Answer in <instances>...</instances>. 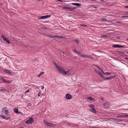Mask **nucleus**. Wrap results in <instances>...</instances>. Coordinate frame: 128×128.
I'll list each match as a JSON object with an SVG mask.
<instances>
[{
    "instance_id": "1",
    "label": "nucleus",
    "mask_w": 128,
    "mask_h": 128,
    "mask_svg": "<svg viewBox=\"0 0 128 128\" xmlns=\"http://www.w3.org/2000/svg\"><path fill=\"white\" fill-rule=\"evenodd\" d=\"M62 70H60L59 72L62 74H65L67 76H69L71 75L70 70H68L67 71H65L64 70L63 68H62Z\"/></svg>"
},
{
    "instance_id": "2",
    "label": "nucleus",
    "mask_w": 128,
    "mask_h": 128,
    "mask_svg": "<svg viewBox=\"0 0 128 128\" xmlns=\"http://www.w3.org/2000/svg\"><path fill=\"white\" fill-rule=\"evenodd\" d=\"M6 108L4 107L2 109L1 112L3 114H5L6 115H8V110H6Z\"/></svg>"
},
{
    "instance_id": "3",
    "label": "nucleus",
    "mask_w": 128,
    "mask_h": 128,
    "mask_svg": "<svg viewBox=\"0 0 128 128\" xmlns=\"http://www.w3.org/2000/svg\"><path fill=\"white\" fill-rule=\"evenodd\" d=\"M34 120L32 118H30L28 120L26 121L25 123L27 124H30L33 123Z\"/></svg>"
},
{
    "instance_id": "4",
    "label": "nucleus",
    "mask_w": 128,
    "mask_h": 128,
    "mask_svg": "<svg viewBox=\"0 0 128 128\" xmlns=\"http://www.w3.org/2000/svg\"><path fill=\"white\" fill-rule=\"evenodd\" d=\"M1 37L8 44H10V42L9 41L8 39L7 38H6L4 35H2L1 36Z\"/></svg>"
},
{
    "instance_id": "5",
    "label": "nucleus",
    "mask_w": 128,
    "mask_h": 128,
    "mask_svg": "<svg viewBox=\"0 0 128 128\" xmlns=\"http://www.w3.org/2000/svg\"><path fill=\"white\" fill-rule=\"evenodd\" d=\"M54 64L59 72L60 70H62V68H60L57 65L56 62H54Z\"/></svg>"
},
{
    "instance_id": "6",
    "label": "nucleus",
    "mask_w": 128,
    "mask_h": 128,
    "mask_svg": "<svg viewBox=\"0 0 128 128\" xmlns=\"http://www.w3.org/2000/svg\"><path fill=\"white\" fill-rule=\"evenodd\" d=\"M0 80H2L4 82L6 83H10V82L8 80L5 79L3 77L1 76L0 77Z\"/></svg>"
},
{
    "instance_id": "7",
    "label": "nucleus",
    "mask_w": 128,
    "mask_h": 128,
    "mask_svg": "<svg viewBox=\"0 0 128 128\" xmlns=\"http://www.w3.org/2000/svg\"><path fill=\"white\" fill-rule=\"evenodd\" d=\"M82 57L85 58H88L90 59H93L94 58V57L90 55L88 56L86 54H82Z\"/></svg>"
},
{
    "instance_id": "8",
    "label": "nucleus",
    "mask_w": 128,
    "mask_h": 128,
    "mask_svg": "<svg viewBox=\"0 0 128 128\" xmlns=\"http://www.w3.org/2000/svg\"><path fill=\"white\" fill-rule=\"evenodd\" d=\"M115 76H110L108 77H106L104 78V80H111L112 79L114 78L115 77Z\"/></svg>"
},
{
    "instance_id": "9",
    "label": "nucleus",
    "mask_w": 128,
    "mask_h": 128,
    "mask_svg": "<svg viewBox=\"0 0 128 128\" xmlns=\"http://www.w3.org/2000/svg\"><path fill=\"white\" fill-rule=\"evenodd\" d=\"M66 97L68 100H70L71 99L72 97V96L69 94H67L66 95Z\"/></svg>"
},
{
    "instance_id": "10",
    "label": "nucleus",
    "mask_w": 128,
    "mask_h": 128,
    "mask_svg": "<svg viewBox=\"0 0 128 128\" xmlns=\"http://www.w3.org/2000/svg\"><path fill=\"white\" fill-rule=\"evenodd\" d=\"M128 115L120 114L116 116L117 118H125L128 117Z\"/></svg>"
},
{
    "instance_id": "11",
    "label": "nucleus",
    "mask_w": 128,
    "mask_h": 128,
    "mask_svg": "<svg viewBox=\"0 0 128 128\" xmlns=\"http://www.w3.org/2000/svg\"><path fill=\"white\" fill-rule=\"evenodd\" d=\"M110 104L108 102H105L104 104V106L105 108H108Z\"/></svg>"
},
{
    "instance_id": "12",
    "label": "nucleus",
    "mask_w": 128,
    "mask_h": 128,
    "mask_svg": "<svg viewBox=\"0 0 128 128\" xmlns=\"http://www.w3.org/2000/svg\"><path fill=\"white\" fill-rule=\"evenodd\" d=\"M3 72L10 75L12 74V72H10L9 70H3Z\"/></svg>"
},
{
    "instance_id": "13",
    "label": "nucleus",
    "mask_w": 128,
    "mask_h": 128,
    "mask_svg": "<svg viewBox=\"0 0 128 128\" xmlns=\"http://www.w3.org/2000/svg\"><path fill=\"white\" fill-rule=\"evenodd\" d=\"M48 124L47 126L50 127H54V126H55L56 125V124H53L49 122H48Z\"/></svg>"
},
{
    "instance_id": "14",
    "label": "nucleus",
    "mask_w": 128,
    "mask_h": 128,
    "mask_svg": "<svg viewBox=\"0 0 128 128\" xmlns=\"http://www.w3.org/2000/svg\"><path fill=\"white\" fill-rule=\"evenodd\" d=\"M98 74H99L100 75V76L102 78H104V77L103 76V75L100 72L98 71V72H97V73Z\"/></svg>"
},
{
    "instance_id": "15",
    "label": "nucleus",
    "mask_w": 128,
    "mask_h": 128,
    "mask_svg": "<svg viewBox=\"0 0 128 128\" xmlns=\"http://www.w3.org/2000/svg\"><path fill=\"white\" fill-rule=\"evenodd\" d=\"M72 4L76 5L77 6H80L81 5L78 3H72L71 4Z\"/></svg>"
},
{
    "instance_id": "16",
    "label": "nucleus",
    "mask_w": 128,
    "mask_h": 128,
    "mask_svg": "<svg viewBox=\"0 0 128 128\" xmlns=\"http://www.w3.org/2000/svg\"><path fill=\"white\" fill-rule=\"evenodd\" d=\"M38 20H40L41 19H45L44 16H38Z\"/></svg>"
},
{
    "instance_id": "17",
    "label": "nucleus",
    "mask_w": 128,
    "mask_h": 128,
    "mask_svg": "<svg viewBox=\"0 0 128 128\" xmlns=\"http://www.w3.org/2000/svg\"><path fill=\"white\" fill-rule=\"evenodd\" d=\"M62 9H64L66 10H70V7L68 6H64L62 7Z\"/></svg>"
},
{
    "instance_id": "18",
    "label": "nucleus",
    "mask_w": 128,
    "mask_h": 128,
    "mask_svg": "<svg viewBox=\"0 0 128 128\" xmlns=\"http://www.w3.org/2000/svg\"><path fill=\"white\" fill-rule=\"evenodd\" d=\"M54 38H63V36H58L56 35H55L54 36Z\"/></svg>"
},
{
    "instance_id": "19",
    "label": "nucleus",
    "mask_w": 128,
    "mask_h": 128,
    "mask_svg": "<svg viewBox=\"0 0 128 128\" xmlns=\"http://www.w3.org/2000/svg\"><path fill=\"white\" fill-rule=\"evenodd\" d=\"M75 53L78 54H79L80 55V56L81 57H82V53H81L80 52L78 51H77Z\"/></svg>"
},
{
    "instance_id": "20",
    "label": "nucleus",
    "mask_w": 128,
    "mask_h": 128,
    "mask_svg": "<svg viewBox=\"0 0 128 128\" xmlns=\"http://www.w3.org/2000/svg\"><path fill=\"white\" fill-rule=\"evenodd\" d=\"M114 119L116 120L117 121L119 122H122L124 121V120H121L116 119V118H114Z\"/></svg>"
},
{
    "instance_id": "21",
    "label": "nucleus",
    "mask_w": 128,
    "mask_h": 128,
    "mask_svg": "<svg viewBox=\"0 0 128 128\" xmlns=\"http://www.w3.org/2000/svg\"><path fill=\"white\" fill-rule=\"evenodd\" d=\"M87 99L90 100V101L92 100L94 101V99L92 98V97H89L87 98Z\"/></svg>"
},
{
    "instance_id": "22",
    "label": "nucleus",
    "mask_w": 128,
    "mask_h": 128,
    "mask_svg": "<svg viewBox=\"0 0 128 128\" xmlns=\"http://www.w3.org/2000/svg\"><path fill=\"white\" fill-rule=\"evenodd\" d=\"M92 112L94 113H96V111L95 110V109L94 108L92 109L91 110H90Z\"/></svg>"
},
{
    "instance_id": "23",
    "label": "nucleus",
    "mask_w": 128,
    "mask_h": 128,
    "mask_svg": "<svg viewBox=\"0 0 128 128\" xmlns=\"http://www.w3.org/2000/svg\"><path fill=\"white\" fill-rule=\"evenodd\" d=\"M0 117L2 118L5 119L6 120H8V118H6L4 116L2 115H0Z\"/></svg>"
},
{
    "instance_id": "24",
    "label": "nucleus",
    "mask_w": 128,
    "mask_h": 128,
    "mask_svg": "<svg viewBox=\"0 0 128 128\" xmlns=\"http://www.w3.org/2000/svg\"><path fill=\"white\" fill-rule=\"evenodd\" d=\"M18 108H16V114H22V113L20 111H18Z\"/></svg>"
},
{
    "instance_id": "25",
    "label": "nucleus",
    "mask_w": 128,
    "mask_h": 128,
    "mask_svg": "<svg viewBox=\"0 0 128 128\" xmlns=\"http://www.w3.org/2000/svg\"><path fill=\"white\" fill-rule=\"evenodd\" d=\"M117 52H118V53H119L120 54H124L125 53V52H122V51H119L118 50H117Z\"/></svg>"
},
{
    "instance_id": "26",
    "label": "nucleus",
    "mask_w": 128,
    "mask_h": 128,
    "mask_svg": "<svg viewBox=\"0 0 128 128\" xmlns=\"http://www.w3.org/2000/svg\"><path fill=\"white\" fill-rule=\"evenodd\" d=\"M50 16H51L50 15L44 16L45 18H50Z\"/></svg>"
},
{
    "instance_id": "27",
    "label": "nucleus",
    "mask_w": 128,
    "mask_h": 128,
    "mask_svg": "<svg viewBox=\"0 0 128 128\" xmlns=\"http://www.w3.org/2000/svg\"><path fill=\"white\" fill-rule=\"evenodd\" d=\"M119 45H114L112 46V47L114 48L118 47L119 48Z\"/></svg>"
},
{
    "instance_id": "28",
    "label": "nucleus",
    "mask_w": 128,
    "mask_h": 128,
    "mask_svg": "<svg viewBox=\"0 0 128 128\" xmlns=\"http://www.w3.org/2000/svg\"><path fill=\"white\" fill-rule=\"evenodd\" d=\"M43 122L47 126L48 124V122L45 120H44Z\"/></svg>"
},
{
    "instance_id": "29",
    "label": "nucleus",
    "mask_w": 128,
    "mask_h": 128,
    "mask_svg": "<svg viewBox=\"0 0 128 128\" xmlns=\"http://www.w3.org/2000/svg\"><path fill=\"white\" fill-rule=\"evenodd\" d=\"M73 41H75L76 42V43L78 45L79 44V42H78V40H73Z\"/></svg>"
},
{
    "instance_id": "30",
    "label": "nucleus",
    "mask_w": 128,
    "mask_h": 128,
    "mask_svg": "<svg viewBox=\"0 0 128 128\" xmlns=\"http://www.w3.org/2000/svg\"><path fill=\"white\" fill-rule=\"evenodd\" d=\"M46 36H47L51 37L52 38H54V36H52L51 35H47Z\"/></svg>"
},
{
    "instance_id": "31",
    "label": "nucleus",
    "mask_w": 128,
    "mask_h": 128,
    "mask_svg": "<svg viewBox=\"0 0 128 128\" xmlns=\"http://www.w3.org/2000/svg\"><path fill=\"white\" fill-rule=\"evenodd\" d=\"M108 36H106V35H102L101 36V37H106V38H107Z\"/></svg>"
},
{
    "instance_id": "32",
    "label": "nucleus",
    "mask_w": 128,
    "mask_h": 128,
    "mask_svg": "<svg viewBox=\"0 0 128 128\" xmlns=\"http://www.w3.org/2000/svg\"><path fill=\"white\" fill-rule=\"evenodd\" d=\"M76 8V7H70V10H73L74 9H75Z\"/></svg>"
},
{
    "instance_id": "33",
    "label": "nucleus",
    "mask_w": 128,
    "mask_h": 128,
    "mask_svg": "<svg viewBox=\"0 0 128 128\" xmlns=\"http://www.w3.org/2000/svg\"><path fill=\"white\" fill-rule=\"evenodd\" d=\"M111 74L109 72H104V74L109 75V74Z\"/></svg>"
},
{
    "instance_id": "34",
    "label": "nucleus",
    "mask_w": 128,
    "mask_h": 128,
    "mask_svg": "<svg viewBox=\"0 0 128 128\" xmlns=\"http://www.w3.org/2000/svg\"><path fill=\"white\" fill-rule=\"evenodd\" d=\"M6 90L5 89H0V91L2 92H3L5 90Z\"/></svg>"
},
{
    "instance_id": "35",
    "label": "nucleus",
    "mask_w": 128,
    "mask_h": 128,
    "mask_svg": "<svg viewBox=\"0 0 128 128\" xmlns=\"http://www.w3.org/2000/svg\"><path fill=\"white\" fill-rule=\"evenodd\" d=\"M90 107L92 108V109L94 108V106L93 104H92L90 106Z\"/></svg>"
},
{
    "instance_id": "36",
    "label": "nucleus",
    "mask_w": 128,
    "mask_h": 128,
    "mask_svg": "<svg viewBox=\"0 0 128 128\" xmlns=\"http://www.w3.org/2000/svg\"><path fill=\"white\" fill-rule=\"evenodd\" d=\"M102 21H106V19L105 18L102 19Z\"/></svg>"
},
{
    "instance_id": "37",
    "label": "nucleus",
    "mask_w": 128,
    "mask_h": 128,
    "mask_svg": "<svg viewBox=\"0 0 128 128\" xmlns=\"http://www.w3.org/2000/svg\"><path fill=\"white\" fill-rule=\"evenodd\" d=\"M106 0H101L100 1L104 2H106Z\"/></svg>"
},
{
    "instance_id": "38",
    "label": "nucleus",
    "mask_w": 128,
    "mask_h": 128,
    "mask_svg": "<svg viewBox=\"0 0 128 128\" xmlns=\"http://www.w3.org/2000/svg\"><path fill=\"white\" fill-rule=\"evenodd\" d=\"M30 91L29 90V89L26 90V92L25 93H27L28 92Z\"/></svg>"
},
{
    "instance_id": "39",
    "label": "nucleus",
    "mask_w": 128,
    "mask_h": 128,
    "mask_svg": "<svg viewBox=\"0 0 128 128\" xmlns=\"http://www.w3.org/2000/svg\"><path fill=\"white\" fill-rule=\"evenodd\" d=\"M125 14L126 15H127L128 14V12L126 11L124 12Z\"/></svg>"
},
{
    "instance_id": "40",
    "label": "nucleus",
    "mask_w": 128,
    "mask_h": 128,
    "mask_svg": "<svg viewBox=\"0 0 128 128\" xmlns=\"http://www.w3.org/2000/svg\"><path fill=\"white\" fill-rule=\"evenodd\" d=\"M124 46L122 45H119V48H124Z\"/></svg>"
},
{
    "instance_id": "41",
    "label": "nucleus",
    "mask_w": 128,
    "mask_h": 128,
    "mask_svg": "<svg viewBox=\"0 0 128 128\" xmlns=\"http://www.w3.org/2000/svg\"><path fill=\"white\" fill-rule=\"evenodd\" d=\"M44 72H42L40 73V75H41L42 74H44Z\"/></svg>"
},
{
    "instance_id": "42",
    "label": "nucleus",
    "mask_w": 128,
    "mask_h": 128,
    "mask_svg": "<svg viewBox=\"0 0 128 128\" xmlns=\"http://www.w3.org/2000/svg\"><path fill=\"white\" fill-rule=\"evenodd\" d=\"M14 111L15 113H16V108H14Z\"/></svg>"
},
{
    "instance_id": "43",
    "label": "nucleus",
    "mask_w": 128,
    "mask_h": 128,
    "mask_svg": "<svg viewBox=\"0 0 128 128\" xmlns=\"http://www.w3.org/2000/svg\"><path fill=\"white\" fill-rule=\"evenodd\" d=\"M73 50L74 51V52L76 53V51L77 50H76V48H74V50Z\"/></svg>"
},
{
    "instance_id": "44",
    "label": "nucleus",
    "mask_w": 128,
    "mask_h": 128,
    "mask_svg": "<svg viewBox=\"0 0 128 128\" xmlns=\"http://www.w3.org/2000/svg\"><path fill=\"white\" fill-rule=\"evenodd\" d=\"M116 23H117V24H121V22H116Z\"/></svg>"
},
{
    "instance_id": "45",
    "label": "nucleus",
    "mask_w": 128,
    "mask_h": 128,
    "mask_svg": "<svg viewBox=\"0 0 128 128\" xmlns=\"http://www.w3.org/2000/svg\"><path fill=\"white\" fill-rule=\"evenodd\" d=\"M101 72H102V73L103 74H104V72L103 71V70H101Z\"/></svg>"
},
{
    "instance_id": "46",
    "label": "nucleus",
    "mask_w": 128,
    "mask_h": 128,
    "mask_svg": "<svg viewBox=\"0 0 128 128\" xmlns=\"http://www.w3.org/2000/svg\"><path fill=\"white\" fill-rule=\"evenodd\" d=\"M121 17L122 18H126V16H121Z\"/></svg>"
},
{
    "instance_id": "47",
    "label": "nucleus",
    "mask_w": 128,
    "mask_h": 128,
    "mask_svg": "<svg viewBox=\"0 0 128 128\" xmlns=\"http://www.w3.org/2000/svg\"><path fill=\"white\" fill-rule=\"evenodd\" d=\"M124 59H125L126 60H128V58H127V57H125V58H124Z\"/></svg>"
},
{
    "instance_id": "48",
    "label": "nucleus",
    "mask_w": 128,
    "mask_h": 128,
    "mask_svg": "<svg viewBox=\"0 0 128 128\" xmlns=\"http://www.w3.org/2000/svg\"><path fill=\"white\" fill-rule=\"evenodd\" d=\"M44 86H42L41 87V89L42 90H43L44 89Z\"/></svg>"
},
{
    "instance_id": "49",
    "label": "nucleus",
    "mask_w": 128,
    "mask_h": 128,
    "mask_svg": "<svg viewBox=\"0 0 128 128\" xmlns=\"http://www.w3.org/2000/svg\"><path fill=\"white\" fill-rule=\"evenodd\" d=\"M94 66H95L96 67H97V68H98L99 67H99L98 66H97L96 65H94Z\"/></svg>"
},
{
    "instance_id": "50",
    "label": "nucleus",
    "mask_w": 128,
    "mask_h": 128,
    "mask_svg": "<svg viewBox=\"0 0 128 128\" xmlns=\"http://www.w3.org/2000/svg\"><path fill=\"white\" fill-rule=\"evenodd\" d=\"M40 92H39V93L38 94V96H40Z\"/></svg>"
},
{
    "instance_id": "51",
    "label": "nucleus",
    "mask_w": 128,
    "mask_h": 128,
    "mask_svg": "<svg viewBox=\"0 0 128 128\" xmlns=\"http://www.w3.org/2000/svg\"><path fill=\"white\" fill-rule=\"evenodd\" d=\"M82 26H84V27H86V25H83V24L82 25Z\"/></svg>"
},
{
    "instance_id": "52",
    "label": "nucleus",
    "mask_w": 128,
    "mask_h": 128,
    "mask_svg": "<svg viewBox=\"0 0 128 128\" xmlns=\"http://www.w3.org/2000/svg\"><path fill=\"white\" fill-rule=\"evenodd\" d=\"M94 71H95V72H96V73H97V72H98V70H95V69H94Z\"/></svg>"
},
{
    "instance_id": "53",
    "label": "nucleus",
    "mask_w": 128,
    "mask_h": 128,
    "mask_svg": "<svg viewBox=\"0 0 128 128\" xmlns=\"http://www.w3.org/2000/svg\"><path fill=\"white\" fill-rule=\"evenodd\" d=\"M98 69H99V70L100 71H101V70H102V69H101L100 67H99Z\"/></svg>"
},
{
    "instance_id": "54",
    "label": "nucleus",
    "mask_w": 128,
    "mask_h": 128,
    "mask_svg": "<svg viewBox=\"0 0 128 128\" xmlns=\"http://www.w3.org/2000/svg\"><path fill=\"white\" fill-rule=\"evenodd\" d=\"M60 52H62V54H64V52H63V51H60Z\"/></svg>"
},
{
    "instance_id": "55",
    "label": "nucleus",
    "mask_w": 128,
    "mask_h": 128,
    "mask_svg": "<svg viewBox=\"0 0 128 128\" xmlns=\"http://www.w3.org/2000/svg\"><path fill=\"white\" fill-rule=\"evenodd\" d=\"M125 7L126 8H128V6H126Z\"/></svg>"
},
{
    "instance_id": "56",
    "label": "nucleus",
    "mask_w": 128,
    "mask_h": 128,
    "mask_svg": "<svg viewBox=\"0 0 128 128\" xmlns=\"http://www.w3.org/2000/svg\"><path fill=\"white\" fill-rule=\"evenodd\" d=\"M58 1H60V2H62V0H58Z\"/></svg>"
},
{
    "instance_id": "57",
    "label": "nucleus",
    "mask_w": 128,
    "mask_h": 128,
    "mask_svg": "<svg viewBox=\"0 0 128 128\" xmlns=\"http://www.w3.org/2000/svg\"><path fill=\"white\" fill-rule=\"evenodd\" d=\"M41 76V75H40V74L38 76V77H40V76Z\"/></svg>"
},
{
    "instance_id": "58",
    "label": "nucleus",
    "mask_w": 128,
    "mask_h": 128,
    "mask_svg": "<svg viewBox=\"0 0 128 128\" xmlns=\"http://www.w3.org/2000/svg\"><path fill=\"white\" fill-rule=\"evenodd\" d=\"M47 29V28L46 27H44V29Z\"/></svg>"
},
{
    "instance_id": "59",
    "label": "nucleus",
    "mask_w": 128,
    "mask_h": 128,
    "mask_svg": "<svg viewBox=\"0 0 128 128\" xmlns=\"http://www.w3.org/2000/svg\"><path fill=\"white\" fill-rule=\"evenodd\" d=\"M38 1H42V0H36Z\"/></svg>"
},
{
    "instance_id": "60",
    "label": "nucleus",
    "mask_w": 128,
    "mask_h": 128,
    "mask_svg": "<svg viewBox=\"0 0 128 128\" xmlns=\"http://www.w3.org/2000/svg\"><path fill=\"white\" fill-rule=\"evenodd\" d=\"M24 47L25 48H27V47L26 46H24Z\"/></svg>"
},
{
    "instance_id": "61",
    "label": "nucleus",
    "mask_w": 128,
    "mask_h": 128,
    "mask_svg": "<svg viewBox=\"0 0 128 128\" xmlns=\"http://www.w3.org/2000/svg\"><path fill=\"white\" fill-rule=\"evenodd\" d=\"M126 18H128V16H126Z\"/></svg>"
},
{
    "instance_id": "62",
    "label": "nucleus",
    "mask_w": 128,
    "mask_h": 128,
    "mask_svg": "<svg viewBox=\"0 0 128 128\" xmlns=\"http://www.w3.org/2000/svg\"><path fill=\"white\" fill-rule=\"evenodd\" d=\"M19 86H20V84H19Z\"/></svg>"
},
{
    "instance_id": "63",
    "label": "nucleus",
    "mask_w": 128,
    "mask_h": 128,
    "mask_svg": "<svg viewBox=\"0 0 128 128\" xmlns=\"http://www.w3.org/2000/svg\"><path fill=\"white\" fill-rule=\"evenodd\" d=\"M127 40H128V38L127 39Z\"/></svg>"
},
{
    "instance_id": "64",
    "label": "nucleus",
    "mask_w": 128,
    "mask_h": 128,
    "mask_svg": "<svg viewBox=\"0 0 128 128\" xmlns=\"http://www.w3.org/2000/svg\"><path fill=\"white\" fill-rule=\"evenodd\" d=\"M127 54H128V52H127Z\"/></svg>"
}]
</instances>
